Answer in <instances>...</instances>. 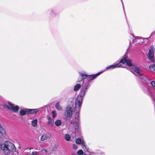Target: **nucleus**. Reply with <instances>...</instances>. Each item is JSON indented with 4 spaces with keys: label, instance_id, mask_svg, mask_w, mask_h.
<instances>
[{
    "label": "nucleus",
    "instance_id": "nucleus-1",
    "mask_svg": "<svg viewBox=\"0 0 155 155\" xmlns=\"http://www.w3.org/2000/svg\"><path fill=\"white\" fill-rule=\"evenodd\" d=\"M90 86L89 83L88 82L86 83H84L81 89L80 94L78 98L76 101L75 102V109L76 111L74 115V119L76 120H79V111L80 110V108L82 104V97L85 94L86 92Z\"/></svg>",
    "mask_w": 155,
    "mask_h": 155
},
{
    "label": "nucleus",
    "instance_id": "nucleus-2",
    "mask_svg": "<svg viewBox=\"0 0 155 155\" xmlns=\"http://www.w3.org/2000/svg\"><path fill=\"white\" fill-rule=\"evenodd\" d=\"M120 63L123 64L126 63L127 65L131 67L130 68L132 70L135 71L140 76L143 75V72L142 70L137 67L134 65L131 62V61L127 57V56L126 54L120 60Z\"/></svg>",
    "mask_w": 155,
    "mask_h": 155
},
{
    "label": "nucleus",
    "instance_id": "nucleus-3",
    "mask_svg": "<svg viewBox=\"0 0 155 155\" xmlns=\"http://www.w3.org/2000/svg\"><path fill=\"white\" fill-rule=\"evenodd\" d=\"M1 149L3 151L5 155H9L10 153L15 151V147L13 144L11 142L5 141L2 144Z\"/></svg>",
    "mask_w": 155,
    "mask_h": 155
},
{
    "label": "nucleus",
    "instance_id": "nucleus-4",
    "mask_svg": "<svg viewBox=\"0 0 155 155\" xmlns=\"http://www.w3.org/2000/svg\"><path fill=\"white\" fill-rule=\"evenodd\" d=\"M69 101L71 102V105L68 106L66 108L64 114V118L66 121H69L72 116L73 110L72 106L74 103L73 102L72 103L71 101L70 100H69Z\"/></svg>",
    "mask_w": 155,
    "mask_h": 155
},
{
    "label": "nucleus",
    "instance_id": "nucleus-5",
    "mask_svg": "<svg viewBox=\"0 0 155 155\" xmlns=\"http://www.w3.org/2000/svg\"><path fill=\"white\" fill-rule=\"evenodd\" d=\"M101 73V72H99L95 74L88 75H87L85 72H80L79 74L80 76L81 77V80H79L78 82L82 81L83 79H84L87 76H89L87 78V81H88L92 80L94 79L97 76L99 75Z\"/></svg>",
    "mask_w": 155,
    "mask_h": 155
},
{
    "label": "nucleus",
    "instance_id": "nucleus-6",
    "mask_svg": "<svg viewBox=\"0 0 155 155\" xmlns=\"http://www.w3.org/2000/svg\"><path fill=\"white\" fill-rule=\"evenodd\" d=\"M8 103L10 106L6 104H3L2 105L3 107L5 109L13 111L15 113L17 112L19 109V106L17 105L15 106L10 102H9Z\"/></svg>",
    "mask_w": 155,
    "mask_h": 155
},
{
    "label": "nucleus",
    "instance_id": "nucleus-7",
    "mask_svg": "<svg viewBox=\"0 0 155 155\" xmlns=\"http://www.w3.org/2000/svg\"><path fill=\"white\" fill-rule=\"evenodd\" d=\"M76 143L77 144H81L82 147L85 151H87L88 150L89 148L86 145L85 142L83 139L78 138L76 140Z\"/></svg>",
    "mask_w": 155,
    "mask_h": 155
},
{
    "label": "nucleus",
    "instance_id": "nucleus-8",
    "mask_svg": "<svg viewBox=\"0 0 155 155\" xmlns=\"http://www.w3.org/2000/svg\"><path fill=\"white\" fill-rule=\"evenodd\" d=\"M155 52V48L152 45L149 48V51L147 56L149 59L152 61H154V54Z\"/></svg>",
    "mask_w": 155,
    "mask_h": 155
},
{
    "label": "nucleus",
    "instance_id": "nucleus-9",
    "mask_svg": "<svg viewBox=\"0 0 155 155\" xmlns=\"http://www.w3.org/2000/svg\"><path fill=\"white\" fill-rule=\"evenodd\" d=\"M121 66V65L119 63L115 64L107 67L106 69L107 70L110 69H112L114 68L120 67Z\"/></svg>",
    "mask_w": 155,
    "mask_h": 155
},
{
    "label": "nucleus",
    "instance_id": "nucleus-10",
    "mask_svg": "<svg viewBox=\"0 0 155 155\" xmlns=\"http://www.w3.org/2000/svg\"><path fill=\"white\" fill-rule=\"evenodd\" d=\"M51 135L49 134H44L41 137L40 140L41 141H44L47 140L48 138L50 139L51 138Z\"/></svg>",
    "mask_w": 155,
    "mask_h": 155
},
{
    "label": "nucleus",
    "instance_id": "nucleus-11",
    "mask_svg": "<svg viewBox=\"0 0 155 155\" xmlns=\"http://www.w3.org/2000/svg\"><path fill=\"white\" fill-rule=\"evenodd\" d=\"M140 80H141L143 83L146 84H148L149 82V79L146 77L140 78Z\"/></svg>",
    "mask_w": 155,
    "mask_h": 155
},
{
    "label": "nucleus",
    "instance_id": "nucleus-12",
    "mask_svg": "<svg viewBox=\"0 0 155 155\" xmlns=\"http://www.w3.org/2000/svg\"><path fill=\"white\" fill-rule=\"evenodd\" d=\"M27 112L30 114H35L38 111V109H27Z\"/></svg>",
    "mask_w": 155,
    "mask_h": 155
},
{
    "label": "nucleus",
    "instance_id": "nucleus-13",
    "mask_svg": "<svg viewBox=\"0 0 155 155\" xmlns=\"http://www.w3.org/2000/svg\"><path fill=\"white\" fill-rule=\"evenodd\" d=\"M79 120H76L75 121H73V120L71 121V123L75 127V131L78 128V123Z\"/></svg>",
    "mask_w": 155,
    "mask_h": 155
},
{
    "label": "nucleus",
    "instance_id": "nucleus-14",
    "mask_svg": "<svg viewBox=\"0 0 155 155\" xmlns=\"http://www.w3.org/2000/svg\"><path fill=\"white\" fill-rule=\"evenodd\" d=\"M31 124L32 126L35 127L37 126L38 124V120L37 119L33 120L31 121Z\"/></svg>",
    "mask_w": 155,
    "mask_h": 155
},
{
    "label": "nucleus",
    "instance_id": "nucleus-15",
    "mask_svg": "<svg viewBox=\"0 0 155 155\" xmlns=\"http://www.w3.org/2000/svg\"><path fill=\"white\" fill-rule=\"evenodd\" d=\"M55 107L56 108L59 110H62V109L61 107V106L60 104V102H57L55 104Z\"/></svg>",
    "mask_w": 155,
    "mask_h": 155
},
{
    "label": "nucleus",
    "instance_id": "nucleus-16",
    "mask_svg": "<svg viewBox=\"0 0 155 155\" xmlns=\"http://www.w3.org/2000/svg\"><path fill=\"white\" fill-rule=\"evenodd\" d=\"M81 87V85L80 84H77L74 87V90L75 91H77Z\"/></svg>",
    "mask_w": 155,
    "mask_h": 155
},
{
    "label": "nucleus",
    "instance_id": "nucleus-17",
    "mask_svg": "<svg viewBox=\"0 0 155 155\" xmlns=\"http://www.w3.org/2000/svg\"><path fill=\"white\" fill-rule=\"evenodd\" d=\"M27 112V109L21 110L20 111V114L21 115L24 116L25 115L26 112Z\"/></svg>",
    "mask_w": 155,
    "mask_h": 155
},
{
    "label": "nucleus",
    "instance_id": "nucleus-18",
    "mask_svg": "<svg viewBox=\"0 0 155 155\" xmlns=\"http://www.w3.org/2000/svg\"><path fill=\"white\" fill-rule=\"evenodd\" d=\"M64 138L65 140L67 141H70L71 139L70 136L68 134H66L64 136Z\"/></svg>",
    "mask_w": 155,
    "mask_h": 155
},
{
    "label": "nucleus",
    "instance_id": "nucleus-19",
    "mask_svg": "<svg viewBox=\"0 0 155 155\" xmlns=\"http://www.w3.org/2000/svg\"><path fill=\"white\" fill-rule=\"evenodd\" d=\"M149 68L152 71L155 72V64L150 65L149 66Z\"/></svg>",
    "mask_w": 155,
    "mask_h": 155
},
{
    "label": "nucleus",
    "instance_id": "nucleus-20",
    "mask_svg": "<svg viewBox=\"0 0 155 155\" xmlns=\"http://www.w3.org/2000/svg\"><path fill=\"white\" fill-rule=\"evenodd\" d=\"M47 119L48 120V124H53V120H52L51 118L48 116L47 117Z\"/></svg>",
    "mask_w": 155,
    "mask_h": 155
},
{
    "label": "nucleus",
    "instance_id": "nucleus-21",
    "mask_svg": "<svg viewBox=\"0 0 155 155\" xmlns=\"http://www.w3.org/2000/svg\"><path fill=\"white\" fill-rule=\"evenodd\" d=\"M41 154L43 155H46L47 154L48 151L46 150L43 149L41 151Z\"/></svg>",
    "mask_w": 155,
    "mask_h": 155
},
{
    "label": "nucleus",
    "instance_id": "nucleus-22",
    "mask_svg": "<svg viewBox=\"0 0 155 155\" xmlns=\"http://www.w3.org/2000/svg\"><path fill=\"white\" fill-rule=\"evenodd\" d=\"M61 124V121L59 120H57L55 122V124L56 126H60Z\"/></svg>",
    "mask_w": 155,
    "mask_h": 155
},
{
    "label": "nucleus",
    "instance_id": "nucleus-23",
    "mask_svg": "<svg viewBox=\"0 0 155 155\" xmlns=\"http://www.w3.org/2000/svg\"><path fill=\"white\" fill-rule=\"evenodd\" d=\"M77 154L78 155H82L83 154L84 152L82 150H80L77 152Z\"/></svg>",
    "mask_w": 155,
    "mask_h": 155
},
{
    "label": "nucleus",
    "instance_id": "nucleus-24",
    "mask_svg": "<svg viewBox=\"0 0 155 155\" xmlns=\"http://www.w3.org/2000/svg\"><path fill=\"white\" fill-rule=\"evenodd\" d=\"M28 155H39V153L37 151L33 152L31 153H30Z\"/></svg>",
    "mask_w": 155,
    "mask_h": 155
},
{
    "label": "nucleus",
    "instance_id": "nucleus-25",
    "mask_svg": "<svg viewBox=\"0 0 155 155\" xmlns=\"http://www.w3.org/2000/svg\"><path fill=\"white\" fill-rule=\"evenodd\" d=\"M52 117L53 118H54L57 115L56 112L55 111H54L52 112Z\"/></svg>",
    "mask_w": 155,
    "mask_h": 155
},
{
    "label": "nucleus",
    "instance_id": "nucleus-26",
    "mask_svg": "<svg viewBox=\"0 0 155 155\" xmlns=\"http://www.w3.org/2000/svg\"><path fill=\"white\" fill-rule=\"evenodd\" d=\"M150 84L153 87H155V81H152L150 82Z\"/></svg>",
    "mask_w": 155,
    "mask_h": 155
},
{
    "label": "nucleus",
    "instance_id": "nucleus-27",
    "mask_svg": "<svg viewBox=\"0 0 155 155\" xmlns=\"http://www.w3.org/2000/svg\"><path fill=\"white\" fill-rule=\"evenodd\" d=\"M5 135L6 134H1V135H0V140L2 139Z\"/></svg>",
    "mask_w": 155,
    "mask_h": 155
},
{
    "label": "nucleus",
    "instance_id": "nucleus-28",
    "mask_svg": "<svg viewBox=\"0 0 155 155\" xmlns=\"http://www.w3.org/2000/svg\"><path fill=\"white\" fill-rule=\"evenodd\" d=\"M73 148L74 149H76L77 148V146L75 144H73Z\"/></svg>",
    "mask_w": 155,
    "mask_h": 155
},
{
    "label": "nucleus",
    "instance_id": "nucleus-29",
    "mask_svg": "<svg viewBox=\"0 0 155 155\" xmlns=\"http://www.w3.org/2000/svg\"><path fill=\"white\" fill-rule=\"evenodd\" d=\"M147 93L149 94H151V92H150V90L148 89H147Z\"/></svg>",
    "mask_w": 155,
    "mask_h": 155
},
{
    "label": "nucleus",
    "instance_id": "nucleus-30",
    "mask_svg": "<svg viewBox=\"0 0 155 155\" xmlns=\"http://www.w3.org/2000/svg\"><path fill=\"white\" fill-rule=\"evenodd\" d=\"M18 149H21V145L20 144H19V146H18Z\"/></svg>",
    "mask_w": 155,
    "mask_h": 155
},
{
    "label": "nucleus",
    "instance_id": "nucleus-31",
    "mask_svg": "<svg viewBox=\"0 0 155 155\" xmlns=\"http://www.w3.org/2000/svg\"><path fill=\"white\" fill-rule=\"evenodd\" d=\"M71 155H78L76 153H73Z\"/></svg>",
    "mask_w": 155,
    "mask_h": 155
},
{
    "label": "nucleus",
    "instance_id": "nucleus-32",
    "mask_svg": "<svg viewBox=\"0 0 155 155\" xmlns=\"http://www.w3.org/2000/svg\"><path fill=\"white\" fill-rule=\"evenodd\" d=\"M31 149H32V148H30V149H29V150H31Z\"/></svg>",
    "mask_w": 155,
    "mask_h": 155
},
{
    "label": "nucleus",
    "instance_id": "nucleus-33",
    "mask_svg": "<svg viewBox=\"0 0 155 155\" xmlns=\"http://www.w3.org/2000/svg\"><path fill=\"white\" fill-rule=\"evenodd\" d=\"M154 32H155V31H154V32L153 33H154Z\"/></svg>",
    "mask_w": 155,
    "mask_h": 155
}]
</instances>
